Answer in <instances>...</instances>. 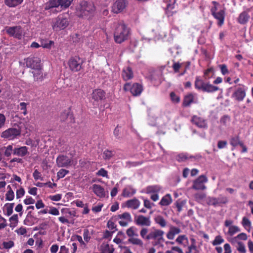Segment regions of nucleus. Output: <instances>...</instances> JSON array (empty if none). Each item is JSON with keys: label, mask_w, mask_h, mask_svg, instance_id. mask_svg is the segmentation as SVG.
<instances>
[{"label": "nucleus", "mask_w": 253, "mask_h": 253, "mask_svg": "<svg viewBox=\"0 0 253 253\" xmlns=\"http://www.w3.org/2000/svg\"><path fill=\"white\" fill-rule=\"evenodd\" d=\"M32 73L34 80L37 82H42L46 78V74L43 73L41 70V67L40 69H37L32 71Z\"/></svg>", "instance_id": "22"}, {"label": "nucleus", "mask_w": 253, "mask_h": 253, "mask_svg": "<svg viewBox=\"0 0 253 253\" xmlns=\"http://www.w3.org/2000/svg\"><path fill=\"white\" fill-rule=\"evenodd\" d=\"M242 142L240 141L239 138L238 137H235L231 138L230 140V144L233 146H237L238 145H240V143Z\"/></svg>", "instance_id": "53"}, {"label": "nucleus", "mask_w": 253, "mask_h": 253, "mask_svg": "<svg viewBox=\"0 0 253 253\" xmlns=\"http://www.w3.org/2000/svg\"><path fill=\"white\" fill-rule=\"evenodd\" d=\"M72 161L67 156L60 155L56 159V163L59 167H66L71 165Z\"/></svg>", "instance_id": "18"}, {"label": "nucleus", "mask_w": 253, "mask_h": 253, "mask_svg": "<svg viewBox=\"0 0 253 253\" xmlns=\"http://www.w3.org/2000/svg\"><path fill=\"white\" fill-rule=\"evenodd\" d=\"M20 134V130L15 128H10L4 131L1 135V137L8 140H13Z\"/></svg>", "instance_id": "10"}, {"label": "nucleus", "mask_w": 253, "mask_h": 253, "mask_svg": "<svg viewBox=\"0 0 253 253\" xmlns=\"http://www.w3.org/2000/svg\"><path fill=\"white\" fill-rule=\"evenodd\" d=\"M126 234L128 236L133 237L134 236H137V229L134 227H131L128 228L126 231Z\"/></svg>", "instance_id": "45"}, {"label": "nucleus", "mask_w": 253, "mask_h": 253, "mask_svg": "<svg viewBox=\"0 0 253 253\" xmlns=\"http://www.w3.org/2000/svg\"><path fill=\"white\" fill-rule=\"evenodd\" d=\"M33 176L34 179L36 180H43V177L42 176L41 172H40L37 169H35L33 172Z\"/></svg>", "instance_id": "59"}, {"label": "nucleus", "mask_w": 253, "mask_h": 253, "mask_svg": "<svg viewBox=\"0 0 253 253\" xmlns=\"http://www.w3.org/2000/svg\"><path fill=\"white\" fill-rule=\"evenodd\" d=\"M70 22L68 14L64 13L52 19L51 26L54 31L59 32L67 28L69 26Z\"/></svg>", "instance_id": "1"}, {"label": "nucleus", "mask_w": 253, "mask_h": 253, "mask_svg": "<svg viewBox=\"0 0 253 253\" xmlns=\"http://www.w3.org/2000/svg\"><path fill=\"white\" fill-rule=\"evenodd\" d=\"M25 192L24 188L22 187H20L16 192V196L17 199L22 198L25 195Z\"/></svg>", "instance_id": "51"}, {"label": "nucleus", "mask_w": 253, "mask_h": 253, "mask_svg": "<svg viewBox=\"0 0 253 253\" xmlns=\"http://www.w3.org/2000/svg\"><path fill=\"white\" fill-rule=\"evenodd\" d=\"M7 225L6 220L0 215V231L5 228Z\"/></svg>", "instance_id": "57"}, {"label": "nucleus", "mask_w": 253, "mask_h": 253, "mask_svg": "<svg viewBox=\"0 0 253 253\" xmlns=\"http://www.w3.org/2000/svg\"><path fill=\"white\" fill-rule=\"evenodd\" d=\"M14 205V203H6L4 205L3 210L6 215L9 216L12 213Z\"/></svg>", "instance_id": "35"}, {"label": "nucleus", "mask_w": 253, "mask_h": 253, "mask_svg": "<svg viewBox=\"0 0 253 253\" xmlns=\"http://www.w3.org/2000/svg\"><path fill=\"white\" fill-rule=\"evenodd\" d=\"M41 44L43 48L49 49L54 45V42L52 41L42 40L41 42Z\"/></svg>", "instance_id": "37"}, {"label": "nucleus", "mask_w": 253, "mask_h": 253, "mask_svg": "<svg viewBox=\"0 0 253 253\" xmlns=\"http://www.w3.org/2000/svg\"><path fill=\"white\" fill-rule=\"evenodd\" d=\"M28 104L25 102H21L18 105V108L22 111V113L24 115L27 114V106Z\"/></svg>", "instance_id": "48"}, {"label": "nucleus", "mask_w": 253, "mask_h": 253, "mask_svg": "<svg viewBox=\"0 0 253 253\" xmlns=\"http://www.w3.org/2000/svg\"><path fill=\"white\" fill-rule=\"evenodd\" d=\"M105 95V92L101 89H95L92 94V99L95 101H99L104 98Z\"/></svg>", "instance_id": "24"}, {"label": "nucleus", "mask_w": 253, "mask_h": 253, "mask_svg": "<svg viewBox=\"0 0 253 253\" xmlns=\"http://www.w3.org/2000/svg\"><path fill=\"white\" fill-rule=\"evenodd\" d=\"M83 60L79 57L71 58L68 61L70 69L74 72L80 71L82 68Z\"/></svg>", "instance_id": "9"}, {"label": "nucleus", "mask_w": 253, "mask_h": 253, "mask_svg": "<svg viewBox=\"0 0 253 253\" xmlns=\"http://www.w3.org/2000/svg\"><path fill=\"white\" fill-rule=\"evenodd\" d=\"M176 242L178 244L186 247L188 246V239L185 235L179 236L175 240Z\"/></svg>", "instance_id": "32"}, {"label": "nucleus", "mask_w": 253, "mask_h": 253, "mask_svg": "<svg viewBox=\"0 0 253 253\" xmlns=\"http://www.w3.org/2000/svg\"><path fill=\"white\" fill-rule=\"evenodd\" d=\"M126 6V3L125 0H117L113 3L112 10L115 13H118L122 12Z\"/></svg>", "instance_id": "17"}, {"label": "nucleus", "mask_w": 253, "mask_h": 253, "mask_svg": "<svg viewBox=\"0 0 253 253\" xmlns=\"http://www.w3.org/2000/svg\"><path fill=\"white\" fill-rule=\"evenodd\" d=\"M119 223L122 226H126L131 220V216L128 212H124L118 215Z\"/></svg>", "instance_id": "19"}, {"label": "nucleus", "mask_w": 253, "mask_h": 253, "mask_svg": "<svg viewBox=\"0 0 253 253\" xmlns=\"http://www.w3.org/2000/svg\"><path fill=\"white\" fill-rule=\"evenodd\" d=\"M237 250L240 253H246L247 250L244 244L241 242L238 243V244L236 246Z\"/></svg>", "instance_id": "47"}, {"label": "nucleus", "mask_w": 253, "mask_h": 253, "mask_svg": "<svg viewBox=\"0 0 253 253\" xmlns=\"http://www.w3.org/2000/svg\"><path fill=\"white\" fill-rule=\"evenodd\" d=\"M90 188L95 195L100 198H104L108 195V192L105 191L104 188L99 184H93Z\"/></svg>", "instance_id": "16"}, {"label": "nucleus", "mask_w": 253, "mask_h": 253, "mask_svg": "<svg viewBox=\"0 0 253 253\" xmlns=\"http://www.w3.org/2000/svg\"><path fill=\"white\" fill-rule=\"evenodd\" d=\"M96 174L99 176L108 178V172L104 169L101 168L97 172Z\"/></svg>", "instance_id": "61"}, {"label": "nucleus", "mask_w": 253, "mask_h": 253, "mask_svg": "<svg viewBox=\"0 0 253 253\" xmlns=\"http://www.w3.org/2000/svg\"><path fill=\"white\" fill-rule=\"evenodd\" d=\"M218 89V87L214 86L209 83H205L203 91L211 92L216 91Z\"/></svg>", "instance_id": "38"}, {"label": "nucleus", "mask_w": 253, "mask_h": 253, "mask_svg": "<svg viewBox=\"0 0 253 253\" xmlns=\"http://www.w3.org/2000/svg\"><path fill=\"white\" fill-rule=\"evenodd\" d=\"M155 222L159 224L161 227H164L166 226V221L164 218L161 215H158L155 218Z\"/></svg>", "instance_id": "43"}, {"label": "nucleus", "mask_w": 253, "mask_h": 253, "mask_svg": "<svg viewBox=\"0 0 253 253\" xmlns=\"http://www.w3.org/2000/svg\"><path fill=\"white\" fill-rule=\"evenodd\" d=\"M23 0H5V3L9 7L16 6L22 3Z\"/></svg>", "instance_id": "41"}, {"label": "nucleus", "mask_w": 253, "mask_h": 253, "mask_svg": "<svg viewBox=\"0 0 253 253\" xmlns=\"http://www.w3.org/2000/svg\"><path fill=\"white\" fill-rule=\"evenodd\" d=\"M9 226L12 229L15 228L18 224V216L17 214H13L11 216L9 219Z\"/></svg>", "instance_id": "36"}, {"label": "nucleus", "mask_w": 253, "mask_h": 253, "mask_svg": "<svg viewBox=\"0 0 253 253\" xmlns=\"http://www.w3.org/2000/svg\"><path fill=\"white\" fill-rule=\"evenodd\" d=\"M224 242V239L222 238L221 236H217L215 237L214 240L212 242V245L214 246H216L218 245H220L221 243Z\"/></svg>", "instance_id": "54"}, {"label": "nucleus", "mask_w": 253, "mask_h": 253, "mask_svg": "<svg viewBox=\"0 0 253 253\" xmlns=\"http://www.w3.org/2000/svg\"><path fill=\"white\" fill-rule=\"evenodd\" d=\"M186 204V201L185 200H178L175 203V205L177 208V210L179 212L181 211L182 210V208Z\"/></svg>", "instance_id": "49"}, {"label": "nucleus", "mask_w": 253, "mask_h": 253, "mask_svg": "<svg viewBox=\"0 0 253 253\" xmlns=\"http://www.w3.org/2000/svg\"><path fill=\"white\" fill-rule=\"evenodd\" d=\"M227 202V199L226 197L208 198L207 203L209 205H212L214 207L220 206L221 204H225Z\"/></svg>", "instance_id": "21"}, {"label": "nucleus", "mask_w": 253, "mask_h": 253, "mask_svg": "<svg viewBox=\"0 0 253 253\" xmlns=\"http://www.w3.org/2000/svg\"><path fill=\"white\" fill-rule=\"evenodd\" d=\"M161 187L158 185H152L148 186L146 189L147 193H158L161 190Z\"/></svg>", "instance_id": "40"}, {"label": "nucleus", "mask_w": 253, "mask_h": 253, "mask_svg": "<svg viewBox=\"0 0 253 253\" xmlns=\"http://www.w3.org/2000/svg\"><path fill=\"white\" fill-rule=\"evenodd\" d=\"M192 122L199 127L206 128L207 127L205 120L198 116H194L192 118Z\"/></svg>", "instance_id": "25"}, {"label": "nucleus", "mask_w": 253, "mask_h": 253, "mask_svg": "<svg viewBox=\"0 0 253 253\" xmlns=\"http://www.w3.org/2000/svg\"><path fill=\"white\" fill-rule=\"evenodd\" d=\"M180 231V229L179 228L171 226L169 231L167 234V237L169 240H172L174 239L175 236L178 234Z\"/></svg>", "instance_id": "28"}, {"label": "nucleus", "mask_w": 253, "mask_h": 253, "mask_svg": "<svg viewBox=\"0 0 253 253\" xmlns=\"http://www.w3.org/2000/svg\"><path fill=\"white\" fill-rule=\"evenodd\" d=\"M26 65L31 68L33 71L37 69H40L41 67L40 60L37 57L28 58L26 60Z\"/></svg>", "instance_id": "20"}, {"label": "nucleus", "mask_w": 253, "mask_h": 253, "mask_svg": "<svg viewBox=\"0 0 253 253\" xmlns=\"http://www.w3.org/2000/svg\"><path fill=\"white\" fill-rule=\"evenodd\" d=\"M196 101H197L196 95L190 93L185 95L184 98L183 104L185 106H188L192 103L195 102Z\"/></svg>", "instance_id": "26"}, {"label": "nucleus", "mask_w": 253, "mask_h": 253, "mask_svg": "<svg viewBox=\"0 0 253 253\" xmlns=\"http://www.w3.org/2000/svg\"><path fill=\"white\" fill-rule=\"evenodd\" d=\"M3 248L5 249H9L14 246V243L12 241L4 242L2 243Z\"/></svg>", "instance_id": "60"}, {"label": "nucleus", "mask_w": 253, "mask_h": 253, "mask_svg": "<svg viewBox=\"0 0 253 253\" xmlns=\"http://www.w3.org/2000/svg\"><path fill=\"white\" fill-rule=\"evenodd\" d=\"M129 243L142 247L143 245V242L139 238L136 237H131L128 239Z\"/></svg>", "instance_id": "44"}, {"label": "nucleus", "mask_w": 253, "mask_h": 253, "mask_svg": "<svg viewBox=\"0 0 253 253\" xmlns=\"http://www.w3.org/2000/svg\"><path fill=\"white\" fill-rule=\"evenodd\" d=\"M73 0H49L44 5V8L46 10H50L54 8L60 7L62 9L68 8L71 4Z\"/></svg>", "instance_id": "4"}, {"label": "nucleus", "mask_w": 253, "mask_h": 253, "mask_svg": "<svg viewBox=\"0 0 253 253\" xmlns=\"http://www.w3.org/2000/svg\"><path fill=\"white\" fill-rule=\"evenodd\" d=\"M13 149H13L12 145H8L5 148V150L4 152L5 156L6 157L10 156L11 155L12 152H13Z\"/></svg>", "instance_id": "58"}, {"label": "nucleus", "mask_w": 253, "mask_h": 253, "mask_svg": "<svg viewBox=\"0 0 253 253\" xmlns=\"http://www.w3.org/2000/svg\"><path fill=\"white\" fill-rule=\"evenodd\" d=\"M246 95V89L245 87H239L236 89L231 95V98L238 102L243 101Z\"/></svg>", "instance_id": "11"}, {"label": "nucleus", "mask_w": 253, "mask_h": 253, "mask_svg": "<svg viewBox=\"0 0 253 253\" xmlns=\"http://www.w3.org/2000/svg\"><path fill=\"white\" fill-rule=\"evenodd\" d=\"M28 154V150L26 146L16 147L13 149V155L18 157H24Z\"/></svg>", "instance_id": "23"}, {"label": "nucleus", "mask_w": 253, "mask_h": 253, "mask_svg": "<svg viewBox=\"0 0 253 253\" xmlns=\"http://www.w3.org/2000/svg\"><path fill=\"white\" fill-rule=\"evenodd\" d=\"M103 207V205L102 204H99L96 206L92 207L91 210L94 213L99 212L101 211Z\"/></svg>", "instance_id": "62"}, {"label": "nucleus", "mask_w": 253, "mask_h": 253, "mask_svg": "<svg viewBox=\"0 0 253 253\" xmlns=\"http://www.w3.org/2000/svg\"><path fill=\"white\" fill-rule=\"evenodd\" d=\"M25 144L27 145L31 146L32 147H36L39 144V140H33L31 139H28L25 141Z\"/></svg>", "instance_id": "52"}, {"label": "nucleus", "mask_w": 253, "mask_h": 253, "mask_svg": "<svg viewBox=\"0 0 253 253\" xmlns=\"http://www.w3.org/2000/svg\"><path fill=\"white\" fill-rule=\"evenodd\" d=\"M129 34V29L124 23L118 25L116 28L114 39L116 42L121 43L127 39Z\"/></svg>", "instance_id": "3"}, {"label": "nucleus", "mask_w": 253, "mask_h": 253, "mask_svg": "<svg viewBox=\"0 0 253 253\" xmlns=\"http://www.w3.org/2000/svg\"><path fill=\"white\" fill-rule=\"evenodd\" d=\"M207 181L208 179L205 175H200L193 182L192 188L196 190H204L206 189L204 184Z\"/></svg>", "instance_id": "14"}, {"label": "nucleus", "mask_w": 253, "mask_h": 253, "mask_svg": "<svg viewBox=\"0 0 253 253\" xmlns=\"http://www.w3.org/2000/svg\"><path fill=\"white\" fill-rule=\"evenodd\" d=\"M229 242L233 246L236 247L237 245L238 244V243H240L241 241H239V239L237 238V236L235 237H230L229 238Z\"/></svg>", "instance_id": "56"}, {"label": "nucleus", "mask_w": 253, "mask_h": 253, "mask_svg": "<svg viewBox=\"0 0 253 253\" xmlns=\"http://www.w3.org/2000/svg\"><path fill=\"white\" fill-rule=\"evenodd\" d=\"M164 231L158 230L154 229L151 231L148 235L147 240H157L159 242H164Z\"/></svg>", "instance_id": "12"}, {"label": "nucleus", "mask_w": 253, "mask_h": 253, "mask_svg": "<svg viewBox=\"0 0 253 253\" xmlns=\"http://www.w3.org/2000/svg\"><path fill=\"white\" fill-rule=\"evenodd\" d=\"M69 173V171L65 169H61L57 173L58 179L63 178L67 174Z\"/></svg>", "instance_id": "55"}, {"label": "nucleus", "mask_w": 253, "mask_h": 253, "mask_svg": "<svg viewBox=\"0 0 253 253\" xmlns=\"http://www.w3.org/2000/svg\"><path fill=\"white\" fill-rule=\"evenodd\" d=\"M35 206L37 210H40L44 208L45 205L42 200H39L36 202Z\"/></svg>", "instance_id": "63"}, {"label": "nucleus", "mask_w": 253, "mask_h": 253, "mask_svg": "<svg viewBox=\"0 0 253 253\" xmlns=\"http://www.w3.org/2000/svg\"><path fill=\"white\" fill-rule=\"evenodd\" d=\"M249 15L246 12L241 13L238 18V22L242 24H245L249 20Z\"/></svg>", "instance_id": "39"}, {"label": "nucleus", "mask_w": 253, "mask_h": 253, "mask_svg": "<svg viewBox=\"0 0 253 253\" xmlns=\"http://www.w3.org/2000/svg\"><path fill=\"white\" fill-rule=\"evenodd\" d=\"M213 7L211 8V12L215 19L218 21V25L219 26H222L224 21L225 11L222 9L220 5L215 1H213Z\"/></svg>", "instance_id": "5"}, {"label": "nucleus", "mask_w": 253, "mask_h": 253, "mask_svg": "<svg viewBox=\"0 0 253 253\" xmlns=\"http://www.w3.org/2000/svg\"><path fill=\"white\" fill-rule=\"evenodd\" d=\"M49 214L52 215L58 216L59 215L60 212L58 209L54 207H49Z\"/></svg>", "instance_id": "50"}, {"label": "nucleus", "mask_w": 253, "mask_h": 253, "mask_svg": "<svg viewBox=\"0 0 253 253\" xmlns=\"http://www.w3.org/2000/svg\"><path fill=\"white\" fill-rule=\"evenodd\" d=\"M133 72L130 67H126L124 68L122 72V77L124 80L127 81L130 80L133 78Z\"/></svg>", "instance_id": "29"}, {"label": "nucleus", "mask_w": 253, "mask_h": 253, "mask_svg": "<svg viewBox=\"0 0 253 253\" xmlns=\"http://www.w3.org/2000/svg\"><path fill=\"white\" fill-rule=\"evenodd\" d=\"M6 31L10 36L18 39H21L24 35L23 30L20 26L9 27Z\"/></svg>", "instance_id": "8"}, {"label": "nucleus", "mask_w": 253, "mask_h": 253, "mask_svg": "<svg viewBox=\"0 0 253 253\" xmlns=\"http://www.w3.org/2000/svg\"><path fill=\"white\" fill-rule=\"evenodd\" d=\"M172 201L171 196L170 194H168L162 198L160 204L162 206H167L170 205L172 203Z\"/></svg>", "instance_id": "33"}, {"label": "nucleus", "mask_w": 253, "mask_h": 253, "mask_svg": "<svg viewBox=\"0 0 253 253\" xmlns=\"http://www.w3.org/2000/svg\"><path fill=\"white\" fill-rule=\"evenodd\" d=\"M103 253H113L114 248L112 246L105 244L102 246Z\"/></svg>", "instance_id": "46"}, {"label": "nucleus", "mask_w": 253, "mask_h": 253, "mask_svg": "<svg viewBox=\"0 0 253 253\" xmlns=\"http://www.w3.org/2000/svg\"><path fill=\"white\" fill-rule=\"evenodd\" d=\"M241 224L247 231L248 232L251 231L252 229V222L249 217L244 216L242 218Z\"/></svg>", "instance_id": "30"}, {"label": "nucleus", "mask_w": 253, "mask_h": 253, "mask_svg": "<svg viewBox=\"0 0 253 253\" xmlns=\"http://www.w3.org/2000/svg\"><path fill=\"white\" fill-rule=\"evenodd\" d=\"M126 206L128 208L133 210L137 209L140 205V201L136 199H133L129 200H128L126 202Z\"/></svg>", "instance_id": "27"}, {"label": "nucleus", "mask_w": 253, "mask_h": 253, "mask_svg": "<svg viewBox=\"0 0 253 253\" xmlns=\"http://www.w3.org/2000/svg\"><path fill=\"white\" fill-rule=\"evenodd\" d=\"M136 190L131 186H126L123 190L122 195L125 197H129L133 196Z\"/></svg>", "instance_id": "31"}, {"label": "nucleus", "mask_w": 253, "mask_h": 253, "mask_svg": "<svg viewBox=\"0 0 253 253\" xmlns=\"http://www.w3.org/2000/svg\"><path fill=\"white\" fill-rule=\"evenodd\" d=\"M135 224L141 226H150L151 224L150 216H145L142 215H138L134 217Z\"/></svg>", "instance_id": "13"}, {"label": "nucleus", "mask_w": 253, "mask_h": 253, "mask_svg": "<svg viewBox=\"0 0 253 253\" xmlns=\"http://www.w3.org/2000/svg\"><path fill=\"white\" fill-rule=\"evenodd\" d=\"M124 89L125 91H130L132 94L134 96L140 95L142 90L143 87L141 84L135 83L131 84L129 83H126L124 86Z\"/></svg>", "instance_id": "6"}, {"label": "nucleus", "mask_w": 253, "mask_h": 253, "mask_svg": "<svg viewBox=\"0 0 253 253\" xmlns=\"http://www.w3.org/2000/svg\"><path fill=\"white\" fill-rule=\"evenodd\" d=\"M224 225L228 228V231H225V234L229 235L230 237L233 236L234 234L239 232L240 228L237 225L233 224V221L231 219L226 220L224 222Z\"/></svg>", "instance_id": "7"}, {"label": "nucleus", "mask_w": 253, "mask_h": 253, "mask_svg": "<svg viewBox=\"0 0 253 253\" xmlns=\"http://www.w3.org/2000/svg\"><path fill=\"white\" fill-rule=\"evenodd\" d=\"M205 83L200 78H197L195 83V87L198 89L203 90Z\"/></svg>", "instance_id": "42"}, {"label": "nucleus", "mask_w": 253, "mask_h": 253, "mask_svg": "<svg viewBox=\"0 0 253 253\" xmlns=\"http://www.w3.org/2000/svg\"><path fill=\"white\" fill-rule=\"evenodd\" d=\"M49 198L53 201H59L62 198V195L60 194H57L54 195H51L49 197Z\"/></svg>", "instance_id": "64"}, {"label": "nucleus", "mask_w": 253, "mask_h": 253, "mask_svg": "<svg viewBox=\"0 0 253 253\" xmlns=\"http://www.w3.org/2000/svg\"><path fill=\"white\" fill-rule=\"evenodd\" d=\"M61 212L65 214V216H60L58 218V220L60 222L63 224H68L70 222L68 219V217L69 216H75L76 215V212L74 211H71L69 209L67 208H63L61 210Z\"/></svg>", "instance_id": "15"}, {"label": "nucleus", "mask_w": 253, "mask_h": 253, "mask_svg": "<svg viewBox=\"0 0 253 253\" xmlns=\"http://www.w3.org/2000/svg\"><path fill=\"white\" fill-rule=\"evenodd\" d=\"M94 10L95 7L92 3L83 1L77 8V13L78 16L88 19L93 16Z\"/></svg>", "instance_id": "2"}, {"label": "nucleus", "mask_w": 253, "mask_h": 253, "mask_svg": "<svg viewBox=\"0 0 253 253\" xmlns=\"http://www.w3.org/2000/svg\"><path fill=\"white\" fill-rule=\"evenodd\" d=\"M7 192L5 194V200L7 201H12L15 197V194L13 190L12 189L10 185L7 186Z\"/></svg>", "instance_id": "34"}]
</instances>
